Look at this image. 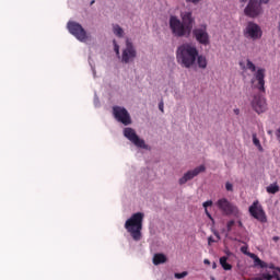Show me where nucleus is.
<instances>
[{"label": "nucleus", "mask_w": 280, "mask_h": 280, "mask_svg": "<svg viewBox=\"0 0 280 280\" xmlns=\"http://www.w3.org/2000/svg\"><path fill=\"white\" fill-rule=\"evenodd\" d=\"M273 242H279V236H273Z\"/></svg>", "instance_id": "40"}, {"label": "nucleus", "mask_w": 280, "mask_h": 280, "mask_svg": "<svg viewBox=\"0 0 280 280\" xmlns=\"http://www.w3.org/2000/svg\"><path fill=\"white\" fill-rule=\"evenodd\" d=\"M198 59V48L194 44L185 43L176 49V61L184 69H191Z\"/></svg>", "instance_id": "1"}, {"label": "nucleus", "mask_w": 280, "mask_h": 280, "mask_svg": "<svg viewBox=\"0 0 280 280\" xmlns=\"http://www.w3.org/2000/svg\"><path fill=\"white\" fill-rule=\"evenodd\" d=\"M124 137L131 141V143H133V145H136L137 148H142L143 150L148 148V145L145 144V140L139 138L137 131H135V129L130 127L124 129Z\"/></svg>", "instance_id": "11"}, {"label": "nucleus", "mask_w": 280, "mask_h": 280, "mask_svg": "<svg viewBox=\"0 0 280 280\" xmlns=\"http://www.w3.org/2000/svg\"><path fill=\"white\" fill-rule=\"evenodd\" d=\"M241 253H243V255H253V253L248 252V246H242L241 247Z\"/></svg>", "instance_id": "24"}, {"label": "nucleus", "mask_w": 280, "mask_h": 280, "mask_svg": "<svg viewBox=\"0 0 280 280\" xmlns=\"http://www.w3.org/2000/svg\"><path fill=\"white\" fill-rule=\"evenodd\" d=\"M207 167L205 165L197 166L195 170L188 171L182 178H179V185H185L188 180H194L198 174L205 172Z\"/></svg>", "instance_id": "16"}, {"label": "nucleus", "mask_w": 280, "mask_h": 280, "mask_svg": "<svg viewBox=\"0 0 280 280\" xmlns=\"http://www.w3.org/2000/svg\"><path fill=\"white\" fill-rule=\"evenodd\" d=\"M68 30L81 43L86 40V31L78 22H68Z\"/></svg>", "instance_id": "13"}, {"label": "nucleus", "mask_w": 280, "mask_h": 280, "mask_svg": "<svg viewBox=\"0 0 280 280\" xmlns=\"http://www.w3.org/2000/svg\"><path fill=\"white\" fill-rule=\"evenodd\" d=\"M159 108H160L161 113H164V109H163V108H164L163 102H160Z\"/></svg>", "instance_id": "34"}, {"label": "nucleus", "mask_w": 280, "mask_h": 280, "mask_svg": "<svg viewBox=\"0 0 280 280\" xmlns=\"http://www.w3.org/2000/svg\"><path fill=\"white\" fill-rule=\"evenodd\" d=\"M248 257L254 260V266H259V268H266L265 272L261 273V277L254 278V280H280L279 267H275L273 264L268 265V262L260 260L256 254H248Z\"/></svg>", "instance_id": "3"}, {"label": "nucleus", "mask_w": 280, "mask_h": 280, "mask_svg": "<svg viewBox=\"0 0 280 280\" xmlns=\"http://www.w3.org/2000/svg\"><path fill=\"white\" fill-rule=\"evenodd\" d=\"M217 207L220 211L224 212L225 215H233V213H237L235 205L231 203L226 198L219 199L217 201Z\"/></svg>", "instance_id": "14"}, {"label": "nucleus", "mask_w": 280, "mask_h": 280, "mask_svg": "<svg viewBox=\"0 0 280 280\" xmlns=\"http://www.w3.org/2000/svg\"><path fill=\"white\" fill-rule=\"evenodd\" d=\"M113 45H114V51L117 56H119V44H117V40H113Z\"/></svg>", "instance_id": "25"}, {"label": "nucleus", "mask_w": 280, "mask_h": 280, "mask_svg": "<svg viewBox=\"0 0 280 280\" xmlns=\"http://www.w3.org/2000/svg\"><path fill=\"white\" fill-rule=\"evenodd\" d=\"M258 3H260L261 5H268V3H270V0H258Z\"/></svg>", "instance_id": "31"}, {"label": "nucleus", "mask_w": 280, "mask_h": 280, "mask_svg": "<svg viewBox=\"0 0 280 280\" xmlns=\"http://www.w3.org/2000/svg\"><path fill=\"white\" fill-rule=\"evenodd\" d=\"M182 16V23L184 24V27L188 30L191 34V30H194V23H196V19L194 18V14L191 11H187L180 14Z\"/></svg>", "instance_id": "17"}, {"label": "nucleus", "mask_w": 280, "mask_h": 280, "mask_svg": "<svg viewBox=\"0 0 280 280\" xmlns=\"http://www.w3.org/2000/svg\"><path fill=\"white\" fill-rule=\"evenodd\" d=\"M143 212L133 213L126 222L125 229L135 242H140L141 231H143Z\"/></svg>", "instance_id": "2"}, {"label": "nucleus", "mask_w": 280, "mask_h": 280, "mask_svg": "<svg viewBox=\"0 0 280 280\" xmlns=\"http://www.w3.org/2000/svg\"><path fill=\"white\" fill-rule=\"evenodd\" d=\"M229 260V258L226 256H222L220 258V265L223 268V270H232L233 266L231 264H228L226 261Z\"/></svg>", "instance_id": "20"}, {"label": "nucleus", "mask_w": 280, "mask_h": 280, "mask_svg": "<svg viewBox=\"0 0 280 280\" xmlns=\"http://www.w3.org/2000/svg\"><path fill=\"white\" fill-rule=\"evenodd\" d=\"M233 226H235V221H229L228 224H226V229L229 232L232 231Z\"/></svg>", "instance_id": "27"}, {"label": "nucleus", "mask_w": 280, "mask_h": 280, "mask_svg": "<svg viewBox=\"0 0 280 280\" xmlns=\"http://www.w3.org/2000/svg\"><path fill=\"white\" fill-rule=\"evenodd\" d=\"M267 135H269L270 137H272V130H268Z\"/></svg>", "instance_id": "41"}, {"label": "nucleus", "mask_w": 280, "mask_h": 280, "mask_svg": "<svg viewBox=\"0 0 280 280\" xmlns=\"http://www.w3.org/2000/svg\"><path fill=\"white\" fill-rule=\"evenodd\" d=\"M212 268H213V270H215L218 268V265L215 262H213Z\"/></svg>", "instance_id": "39"}, {"label": "nucleus", "mask_w": 280, "mask_h": 280, "mask_svg": "<svg viewBox=\"0 0 280 280\" xmlns=\"http://www.w3.org/2000/svg\"><path fill=\"white\" fill-rule=\"evenodd\" d=\"M225 189H226V191H233V184H231L230 182H228V183L225 184Z\"/></svg>", "instance_id": "28"}, {"label": "nucleus", "mask_w": 280, "mask_h": 280, "mask_svg": "<svg viewBox=\"0 0 280 280\" xmlns=\"http://www.w3.org/2000/svg\"><path fill=\"white\" fill-rule=\"evenodd\" d=\"M212 242H215V241H213V237H209L208 238V244L211 245Z\"/></svg>", "instance_id": "37"}, {"label": "nucleus", "mask_w": 280, "mask_h": 280, "mask_svg": "<svg viewBox=\"0 0 280 280\" xmlns=\"http://www.w3.org/2000/svg\"><path fill=\"white\" fill-rule=\"evenodd\" d=\"M240 67L242 68V69H246V66H244V62H240Z\"/></svg>", "instance_id": "38"}, {"label": "nucleus", "mask_w": 280, "mask_h": 280, "mask_svg": "<svg viewBox=\"0 0 280 280\" xmlns=\"http://www.w3.org/2000/svg\"><path fill=\"white\" fill-rule=\"evenodd\" d=\"M93 3H95V0H93V1L91 2V5H93Z\"/></svg>", "instance_id": "44"}, {"label": "nucleus", "mask_w": 280, "mask_h": 280, "mask_svg": "<svg viewBox=\"0 0 280 280\" xmlns=\"http://www.w3.org/2000/svg\"><path fill=\"white\" fill-rule=\"evenodd\" d=\"M253 143L254 145H256V148H258V150H264V148L261 147V142L257 138V133H253Z\"/></svg>", "instance_id": "23"}, {"label": "nucleus", "mask_w": 280, "mask_h": 280, "mask_svg": "<svg viewBox=\"0 0 280 280\" xmlns=\"http://www.w3.org/2000/svg\"><path fill=\"white\" fill-rule=\"evenodd\" d=\"M205 211H206V215H208L209 220L213 221V217H211V213H209V210L206 208Z\"/></svg>", "instance_id": "33"}, {"label": "nucleus", "mask_w": 280, "mask_h": 280, "mask_svg": "<svg viewBox=\"0 0 280 280\" xmlns=\"http://www.w3.org/2000/svg\"><path fill=\"white\" fill-rule=\"evenodd\" d=\"M235 115H240V109H234Z\"/></svg>", "instance_id": "42"}, {"label": "nucleus", "mask_w": 280, "mask_h": 280, "mask_svg": "<svg viewBox=\"0 0 280 280\" xmlns=\"http://www.w3.org/2000/svg\"><path fill=\"white\" fill-rule=\"evenodd\" d=\"M244 14L248 19H257L264 14V7H261L259 0H248L244 9Z\"/></svg>", "instance_id": "8"}, {"label": "nucleus", "mask_w": 280, "mask_h": 280, "mask_svg": "<svg viewBox=\"0 0 280 280\" xmlns=\"http://www.w3.org/2000/svg\"><path fill=\"white\" fill-rule=\"evenodd\" d=\"M249 214L252 218L261 222V224H266L268 222V217L266 215V211H264V207L259 203L258 200L254 201L248 209Z\"/></svg>", "instance_id": "9"}, {"label": "nucleus", "mask_w": 280, "mask_h": 280, "mask_svg": "<svg viewBox=\"0 0 280 280\" xmlns=\"http://www.w3.org/2000/svg\"><path fill=\"white\" fill-rule=\"evenodd\" d=\"M192 37L198 42L199 45L207 47L211 45V37L207 24H201L192 30Z\"/></svg>", "instance_id": "6"}, {"label": "nucleus", "mask_w": 280, "mask_h": 280, "mask_svg": "<svg viewBox=\"0 0 280 280\" xmlns=\"http://www.w3.org/2000/svg\"><path fill=\"white\" fill-rule=\"evenodd\" d=\"M276 137H277V140H278L279 143H280V128H278V129L276 130Z\"/></svg>", "instance_id": "32"}, {"label": "nucleus", "mask_w": 280, "mask_h": 280, "mask_svg": "<svg viewBox=\"0 0 280 280\" xmlns=\"http://www.w3.org/2000/svg\"><path fill=\"white\" fill-rule=\"evenodd\" d=\"M243 35L249 40H259L264 36V31L261 26L255 22H247L245 28L243 30Z\"/></svg>", "instance_id": "7"}, {"label": "nucleus", "mask_w": 280, "mask_h": 280, "mask_svg": "<svg viewBox=\"0 0 280 280\" xmlns=\"http://www.w3.org/2000/svg\"><path fill=\"white\" fill-rule=\"evenodd\" d=\"M238 226H243V223H242V221H238Z\"/></svg>", "instance_id": "43"}, {"label": "nucleus", "mask_w": 280, "mask_h": 280, "mask_svg": "<svg viewBox=\"0 0 280 280\" xmlns=\"http://www.w3.org/2000/svg\"><path fill=\"white\" fill-rule=\"evenodd\" d=\"M113 32L118 38H124V28H121V26L118 24L113 25Z\"/></svg>", "instance_id": "21"}, {"label": "nucleus", "mask_w": 280, "mask_h": 280, "mask_svg": "<svg viewBox=\"0 0 280 280\" xmlns=\"http://www.w3.org/2000/svg\"><path fill=\"white\" fill-rule=\"evenodd\" d=\"M196 62L199 67V69H207V57L202 56V55H197V59Z\"/></svg>", "instance_id": "19"}, {"label": "nucleus", "mask_w": 280, "mask_h": 280, "mask_svg": "<svg viewBox=\"0 0 280 280\" xmlns=\"http://www.w3.org/2000/svg\"><path fill=\"white\" fill-rule=\"evenodd\" d=\"M267 194H278L279 185L277 183L270 184L267 188Z\"/></svg>", "instance_id": "22"}, {"label": "nucleus", "mask_w": 280, "mask_h": 280, "mask_svg": "<svg viewBox=\"0 0 280 280\" xmlns=\"http://www.w3.org/2000/svg\"><path fill=\"white\" fill-rule=\"evenodd\" d=\"M135 58H137V49L135 48V45H132V42L127 38L126 48L122 50L121 55V62L128 65L129 62H132Z\"/></svg>", "instance_id": "12"}, {"label": "nucleus", "mask_w": 280, "mask_h": 280, "mask_svg": "<svg viewBox=\"0 0 280 280\" xmlns=\"http://www.w3.org/2000/svg\"><path fill=\"white\" fill-rule=\"evenodd\" d=\"M187 277V271L175 273V279H185Z\"/></svg>", "instance_id": "26"}, {"label": "nucleus", "mask_w": 280, "mask_h": 280, "mask_svg": "<svg viewBox=\"0 0 280 280\" xmlns=\"http://www.w3.org/2000/svg\"><path fill=\"white\" fill-rule=\"evenodd\" d=\"M213 205V201L208 200L203 202V208L207 209V207H211Z\"/></svg>", "instance_id": "30"}, {"label": "nucleus", "mask_w": 280, "mask_h": 280, "mask_svg": "<svg viewBox=\"0 0 280 280\" xmlns=\"http://www.w3.org/2000/svg\"><path fill=\"white\" fill-rule=\"evenodd\" d=\"M113 115L117 121L124 124V126H130L132 124V119L130 118V114L128 109L120 106L113 107Z\"/></svg>", "instance_id": "10"}, {"label": "nucleus", "mask_w": 280, "mask_h": 280, "mask_svg": "<svg viewBox=\"0 0 280 280\" xmlns=\"http://www.w3.org/2000/svg\"><path fill=\"white\" fill-rule=\"evenodd\" d=\"M186 3H192V5H198V3H200V1L202 0H185Z\"/></svg>", "instance_id": "29"}, {"label": "nucleus", "mask_w": 280, "mask_h": 280, "mask_svg": "<svg viewBox=\"0 0 280 280\" xmlns=\"http://www.w3.org/2000/svg\"><path fill=\"white\" fill-rule=\"evenodd\" d=\"M165 261H167V257L164 254H155L153 256L154 266H160V264H165Z\"/></svg>", "instance_id": "18"}, {"label": "nucleus", "mask_w": 280, "mask_h": 280, "mask_svg": "<svg viewBox=\"0 0 280 280\" xmlns=\"http://www.w3.org/2000/svg\"><path fill=\"white\" fill-rule=\"evenodd\" d=\"M252 107L258 115H261V113H266L268 109V105L266 104V98L261 96H254L252 101Z\"/></svg>", "instance_id": "15"}, {"label": "nucleus", "mask_w": 280, "mask_h": 280, "mask_svg": "<svg viewBox=\"0 0 280 280\" xmlns=\"http://www.w3.org/2000/svg\"><path fill=\"white\" fill-rule=\"evenodd\" d=\"M240 3H242V5H246V3H248V0H238Z\"/></svg>", "instance_id": "36"}, {"label": "nucleus", "mask_w": 280, "mask_h": 280, "mask_svg": "<svg viewBox=\"0 0 280 280\" xmlns=\"http://www.w3.org/2000/svg\"><path fill=\"white\" fill-rule=\"evenodd\" d=\"M246 69L254 73V78L252 79V84L254 85V89H258L260 93H266V69L258 68L250 61V59H247Z\"/></svg>", "instance_id": "4"}, {"label": "nucleus", "mask_w": 280, "mask_h": 280, "mask_svg": "<svg viewBox=\"0 0 280 280\" xmlns=\"http://www.w3.org/2000/svg\"><path fill=\"white\" fill-rule=\"evenodd\" d=\"M203 264H205L206 266H211V261H210L209 259H207V258L203 260Z\"/></svg>", "instance_id": "35"}, {"label": "nucleus", "mask_w": 280, "mask_h": 280, "mask_svg": "<svg viewBox=\"0 0 280 280\" xmlns=\"http://www.w3.org/2000/svg\"><path fill=\"white\" fill-rule=\"evenodd\" d=\"M168 25L173 36L177 38H189L191 35L185 24L176 15H171Z\"/></svg>", "instance_id": "5"}]
</instances>
